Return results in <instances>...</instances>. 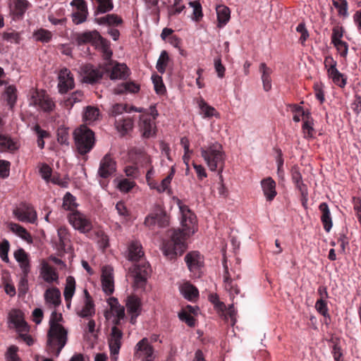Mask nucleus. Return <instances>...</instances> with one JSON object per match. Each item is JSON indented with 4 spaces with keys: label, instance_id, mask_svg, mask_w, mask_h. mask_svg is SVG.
<instances>
[{
    "label": "nucleus",
    "instance_id": "nucleus-1",
    "mask_svg": "<svg viewBox=\"0 0 361 361\" xmlns=\"http://www.w3.org/2000/svg\"><path fill=\"white\" fill-rule=\"evenodd\" d=\"M181 213L180 228H173L168 231L169 239L163 243L162 251L169 259H176L187 250V238L193 234L196 229V216L188 206L179 204Z\"/></svg>",
    "mask_w": 361,
    "mask_h": 361
},
{
    "label": "nucleus",
    "instance_id": "nucleus-2",
    "mask_svg": "<svg viewBox=\"0 0 361 361\" xmlns=\"http://www.w3.org/2000/svg\"><path fill=\"white\" fill-rule=\"evenodd\" d=\"M144 256L142 247L139 241H132L128 245V259L135 263L129 269V274L133 278L137 288L143 287L147 279L151 273V267L148 262L142 259Z\"/></svg>",
    "mask_w": 361,
    "mask_h": 361
},
{
    "label": "nucleus",
    "instance_id": "nucleus-3",
    "mask_svg": "<svg viewBox=\"0 0 361 361\" xmlns=\"http://www.w3.org/2000/svg\"><path fill=\"white\" fill-rule=\"evenodd\" d=\"M47 337L46 350L48 354L59 357L68 341V331L63 325L51 321Z\"/></svg>",
    "mask_w": 361,
    "mask_h": 361
},
{
    "label": "nucleus",
    "instance_id": "nucleus-4",
    "mask_svg": "<svg viewBox=\"0 0 361 361\" xmlns=\"http://www.w3.org/2000/svg\"><path fill=\"white\" fill-rule=\"evenodd\" d=\"M201 155L208 167L212 171H218L219 178L222 181V171L225 164V156L221 145L214 142L207 147L201 148Z\"/></svg>",
    "mask_w": 361,
    "mask_h": 361
},
{
    "label": "nucleus",
    "instance_id": "nucleus-5",
    "mask_svg": "<svg viewBox=\"0 0 361 361\" xmlns=\"http://www.w3.org/2000/svg\"><path fill=\"white\" fill-rule=\"evenodd\" d=\"M75 145L78 152L81 155L89 153L94 146V134L87 126H82L73 132Z\"/></svg>",
    "mask_w": 361,
    "mask_h": 361
},
{
    "label": "nucleus",
    "instance_id": "nucleus-6",
    "mask_svg": "<svg viewBox=\"0 0 361 361\" xmlns=\"http://www.w3.org/2000/svg\"><path fill=\"white\" fill-rule=\"evenodd\" d=\"M67 218L70 224L81 233L87 234L93 228L91 219L79 211L70 212Z\"/></svg>",
    "mask_w": 361,
    "mask_h": 361
},
{
    "label": "nucleus",
    "instance_id": "nucleus-7",
    "mask_svg": "<svg viewBox=\"0 0 361 361\" xmlns=\"http://www.w3.org/2000/svg\"><path fill=\"white\" fill-rule=\"evenodd\" d=\"M30 104L39 107L44 112H51L55 107L51 98L44 90H35L31 92Z\"/></svg>",
    "mask_w": 361,
    "mask_h": 361
},
{
    "label": "nucleus",
    "instance_id": "nucleus-8",
    "mask_svg": "<svg viewBox=\"0 0 361 361\" xmlns=\"http://www.w3.org/2000/svg\"><path fill=\"white\" fill-rule=\"evenodd\" d=\"M288 110L293 114V119L295 122H299L301 118L304 121L302 125V130L305 137H312L313 136L314 128L313 123H310L308 121L309 114H305L302 107L298 104H290Z\"/></svg>",
    "mask_w": 361,
    "mask_h": 361
},
{
    "label": "nucleus",
    "instance_id": "nucleus-9",
    "mask_svg": "<svg viewBox=\"0 0 361 361\" xmlns=\"http://www.w3.org/2000/svg\"><path fill=\"white\" fill-rule=\"evenodd\" d=\"M345 29L341 25H336L333 27L331 37V43L336 49L338 54L343 59H346L348 54V44L343 40Z\"/></svg>",
    "mask_w": 361,
    "mask_h": 361
},
{
    "label": "nucleus",
    "instance_id": "nucleus-10",
    "mask_svg": "<svg viewBox=\"0 0 361 361\" xmlns=\"http://www.w3.org/2000/svg\"><path fill=\"white\" fill-rule=\"evenodd\" d=\"M14 216L21 222L35 224L37 219V212L28 203L21 202L13 210Z\"/></svg>",
    "mask_w": 361,
    "mask_h": 361
},
{
    "label": "nucleus",
    "instance_id": "nucleus-11",
    "mask_svg": "<svg viewBox=\"0 0 361 361\" xmlns=\"http://www.w3.org/2000/svg\"><path fill=\"white\" fill-rule=\"evenodd\" d=\"M104 71L109 74L111 80H126L130 74L129 68L125 63L114 61L105 64Z\"/></svg>",
    "mask_w": 361,
    "mask_h": 361
},
{
    "label": "nucleus",
    "instance_id": "nucleus-12",
    "mask_svg": "<svg viewBox=\"0 0 361 361\" xmlns=\"http://www.w3.org/2000/svg\"><path fill=\"white\" fill-rule=\"evenodd\" d=\"M32 4L27 0H8L9 14L14 20H20L24 18L26 11Z\"/></svg>",
    "mask_w": 361,
    "mask_h": 361
},
{
    "label": "nucleus",
    "instance_id": "nucleus-13",
    "mask_svg": "<svg viewBox=\"0 0 361 361\" xmlns=\"http://www.w3.org/2000/svg\"><path fill=\"white\" fill-rule=\"evenodd\" d=\"M116 161L110 153L105 154L100 160L97 175L102 178L107 179L116 171Z\"/></svg>",
    "mask_w": 361,
    "mask_h": 361
},
{
    "label": "nucleus",
    "instance_id": "nucleus-14",
    "mask_svg": "<svg viewBox=\"0 0 361 361\" xmlns=\"http://www.w3.org/2000/svg\"><path fill=\"white\" fill-rule=\"evenodd\" d=\"M134 357L141 359L142 361H153L154 348L149 344L147 338L140 340L135 347Z\"/></svg>",
    "mask_w": 361,
    "mask_h": 361
},
{
    "label": "nucleus",
    "instance_id": "nucleus-15",
    "mask_svg": "<svg viewBox=\"0 0 361 361\" xmlns=\"http://www.w3.org/2000/svg\"><path fill=\"white\" fill-rule=\"evenodd\" d=\"M185 261L190 272L200 276L203 267V257L200 253L197 251L190 252L185 255Z\"/></svg>",
    "mask_w": 361,
    "mask_h": 361
},
{
    "label": "nucleus",
    "instance_id": "nucleus-16",
    "mask_svg": "<svg viewBox=\"0 0 361 361\" xmlns=\"http://www.w3.org/2000/svg\"><path fill=\"white\" fill-rule=\"evenodd\" d=\"M103 37L97 30L86 31L82 33H78L75 35V41L78 45H82L90 43L92 46L98 48V44Z\"/></svg>",
    "mask_w": 361,
    "mask_h": 361
},
{
    "label": "nucleus",
    "instance_id": "nucleus-17",
    "mask_svg": "<svg viewBox=\"0 0 361 361\" xmlns=\"http://www.w3.org/2000/svg\"><path fill=\"white\" fill-rule=\"evenodd\" d=\"M58 78V86L61 93H66L74 87V79L71 71L68 68H61L59 73Z\"/></svg>",
    "mask_w": 361,
    "mask_h": 361
},
{
    "label": "nucleus",
    "instance_id": "nucleus-18",
    "mask_svg": "<svg viewBox=\"0 0 361 361\" xmlns=\"http://www.w3.org/2000/svg\"><path fill=\"white\" fill-rule=\"evenodd\" d=\"M108 304L110 306L111 312L114 316V319L112 320V323L114 326H117L121 325V320L125 318V308L123 306H121L118 299L114 297H111L108 300Z\"/></svg>",
    "mask_w": 361,
    "mask_h": 361
},
{
    "label": "nucleus",
    "instance_id": "nucleus-19",
    "mask_svg": "<svg viewBox=\"0 0 361 361\" xmlns=\"http://www.w3.org/2000/svg\"><path fill=\"white\" fill-rule=\"evenodd\" d=\"M140 128L145 138H149L156 134V125L153 118L148 114H142L140 116Z\"/></svg>",
    "mask_w": 361,
    "mask_h": 361
},
{
    "label": "nucleus",
    "instance_id": "nucleus-20",
    "mask_svg": "<svg viewBox=\"0 0 361 361\" xmlns=\"http://www.w3.org/2000/svg\"><path fill=\"white\" fill-rule=\"evenodd\" d=\"M291 178L295 187L298 189L301 195V202L304 207H306L307 190L306 185L302 181V176L298 166H293L291 169Z\"/></svg>",
    "mask_w": 361,
    "mask_h": 361
},
{
    "label": "nucleus",
    "instance_id": "nucleus-21",
    "mask_svg": "<svg viewBox=\"0 0 361 361\" xmlns=\"http://www.w3.org/2000/svg\"><path fill=\"white\" fill-rule=\"evenodd\" d=\"M83 81L89 84H94L99 82L103 77L104 71L94 68L90 64L85 65L82 68Z\"/></svg>",
    "mask_w": 361,
    "mask_h": 361
},
{
    "label": "nucleus",
    "instance_id": "nucleus-22",
    "mask_svg": "<svg viewBox=\"0 0 361 361\" xmlns=\"http://www.w3.org/2000/svg\"><path fill=\"white\" fill-rule=\"evenodd\" d=\"M122 338V331L117 326H113L108 338L109 346L111 355H116L118 354L121 347Z\"/></svg>",
    "mask_w": 361,
    "mask_h": 361
},
{
    "label": "nucleus",
    "instance_id": "nucleus-23",
    "mask_svg": "<svg viewBox=\"0 0 361 361\" xmlns=\"http://www.w3.org/2000/svg\"><path fill=\"white\" fill-rule=\"evenodd\" d=\"M46 304L49 308L56 309L61 303V292L56 287L47 288L44 294Z\"/></svg>",
    "mask_w": 361,
    "mask_h": 361
},
{
    "label": "nucleus",
    "instance_id": "nucleus-24",
    "mask_svg": "<svg viewBox=\"0 0 361 361\" xmlns=\"http://www.w3.org/2000/svg\"><path fill=\"white\" fill-rule=\"evenodd\" d=\"M10 322L13 324L18 332H28L29 326L24 320L23 313L20 311L13 310L9 314Z\"/></svg>",
    "mask_w": 361,
    "mask_h": 361
},
{
    "label": "nucleus",
    "instance_id": "nucleus-25",
    "mask_svg": "<svg viewBox=\"0 0 361 361\" xmlns=\"http://www.w3.org/2000/svg\"><path fill=\"white\" fill-rule=\"evenodd\" d=\"M102 285L103 290L107 295H111L113 293L114 290V283L112 269L110 267H104L102 268Z\"/></svg>",
    "mask_w": 361,
    "mask_h": 361
},
{
    "label": "nucleus",
    "instance_id": "nucleus-26",
    "mask_svg": "<svg viewBox=\"0 0 361 361\" xmlns=\"http://www.w3.org/2000/svg\"><path fill=\"white\" fill-rule=\"evenodd\" d=\"M40 275L44 281L48 283H59V274L56 269L47 262L42 264Z\"/></svg>",
    "mask_w": 361,
    "mask_h": 361
},
{
    "label": "nucleus",
    "instance_id": "nucleus-27",
    "mask_svg": "<svg viewBox=\"0 0 361 361\" xmlns=\"http://www.w3.org/2000/svg\"><path fill=\"white\" fill-rule=\"evenodd\" d=\"M261 186L266 200L271 202L277 194L276 191V182L271 177H267L261 180Z\"/></svg>",
    "mask_w": 361,
    "mask_h": 361
},
{
    "label": "nucleus",
    "instance_id": "nucleus-28",
    "mask_svg": "<svg viewBox=\"0 0 361 361\" xmlns=\"http://www.w3.org/2000/svg\"><path fill=\"white\" fill-rule=\"evenodd\" d=\"M319 209L321 212L320 219L324 229L329 233L333 226L332 216L329 207L327 204L322 203L319 206Z\"/></svg>",
    "mask_w": 361,
    "mask_h": 361
},
{
    "label": "nucleus",
    "instance_id": "nucleus-29",
    "mask_svg": "<svg viewBox=\"0 0 361 361\" xmlns=\"http://www.w3.org/2000/svg\"><path fill=\"white\" fill-rule=\"evenodd\" d=\"M217 15V27L219 28L225 26L231 18V11L228 7L224 5H219L216 8Z\"/></svg>",
    "mask_w": 361,
    "mask_h": 361
},
{
    "label": "nucleus",
    "instance_id": "nucleus-30",
    "mask_svg": "<svg viewBox=\"0 0 361 361\" xmlns=\"http://www.w3.org/2000/svg\"><path fill=\"white\" fill-rule=\"evenodd\" d=\"M85 305L78 313V315L82 318L92 316L94 314V304L91 295L87 289L84 290Z\"/></svg>",
    "mask_w": 361,
    "mask_h": 361
},
{
    "label": "nucleus",
    "instance_id": "nucleus-31",
    "mask_svg": "<svg viewBox=\"0 0 361 361\" xmlns=\"http://www.w3.org/2000/svg\"><path fill=\"white\" fill-rule=\"evenodd\" d=\"M225 271L224 274V288L229 293L231 296H234L240 293V288L238 284L231 278L228 268L224 266Z\"/></svg>",
    "mask_w": 361,
    "mask_h": 361
},
{
    "label": "nucleus",
    "instance_id": "nucleus-32",
    "mask_svg": "<svg viewBox=\"0 0 361 361\" xmlns=\"http://www.w3.org/2000/svg\"><path fill=\"white\" fill-rule=\"evenodd\" d=\"M18 149V143L11 137L0 133V151L14 152Z\"/></svg>",
    "mask_w": 361,
    "mask_h": 361
},
{
    "label": "nucleus",
    "instance_id": "nucleus-33",
    "mask_svg": "<svg viewBox=\"0 0 361 361\" xmlns=\"http://www.w3.org/2000/svg\"><path fill=\"white\" fill-rule=\"evenodd\" d=\"M140 300L135 295L127 297L126 306L128 314H140L142 307Z\"/></svg>",
    "mask_w": 361,
    "mask_h": 361
},
{
    "label": "nucleus",
    "instance_id": "nucleus-34",
    "mask_svg": "<svg viewBox=\"0 0 361 361\" xmlns=\"http://www.w3.org/2000/svg\"><path fill=\"white\" fill-rule=\"evenodd\" d=\"M140 90V85L134 82H126L117 85L114 92L116 94H122L127 92L136 93Z\"/></svg>",
    "mask_w": 361,
    "mask_h": 361
},
{
    "label": "nucleus",
    "instance_id": "nucleus-35",
    "mask_svg": "<svg viewBox=\"0 0 361 361\" xmlns=\"http://www.w3.org/2000/svg\"><path fill=\"white\" fill-rule=\"evenodd\" d=\"M95 6V14L105 13L113 10V0H90Z\"/></svg>",
    "mask_w": 361,
    "mask_h": 361
},
{
    "label": "nucleus",
    "instance_id": "nucleus-36",
    "mask_svg": "<svg viewBox=\"0 0 361 361\" xmlns=\"http://www.w3.org/2000/svg\"><path fill=\"white\" fill-rule=\"evenodd\" d=\"M259 71L262 73L264 90L268 92L271 88V74L272 71L270 68L267 67L264 63H262L259 66Z\"/></svg>",
    "mask_w": 361,
    "mask_h": 361
},
{
    "label": "nucleus",
    "instance_id": "nucleus-37",
    "mask_svg": "<svg viewBox=\"0 0 361 361\" xmlns=\"http://www.w3.org/2000/svg\"><path fill=\"white\" fill-rule=\"evenodd\" d=\"M180 290L184 298L189 300H193L197 298L199 295L197 288L189 282L184 283L180 287Z\"/></svg>",
    "mask_w": 361,
    "mask_h": 361
},
{
    "label": "nucleus",
    "instance_id": "nucleus-38",
    "mask_svg": "<svg viewBox=\"0 0 361 361\" xmlns=\"http://www.w3.org/2000/svg\"><path fill=\"white\" fill-rule=\"evenodd\" d=\"M99 25H108L109 26H118L123 23V20L116 14H107L105 16L95 19Z\"/></svg>",
    "mask_w": 361,
    "mask_h": 361
},
{
    "label": "nucleus",
    "instance_id": "nucleus-39",
    "mask_svg": "<svg viewBox=\"0 0 361 361\" xmlns=\"http://www.w3.org/2000/svg\"><path fill=\"white\" fill-rule=\"evenodd\" d=\"M198 106L203 118H211L212 116L219 118V113L213 106L209 105L203 99L199 100Z\"/></svg>",
    "mask_w": 361,
    "mask_h": 361
},
{
    "label": "nucleus",
    "instance_id": "nucleus-40",
    "mask_svg": "<svg viewBox=\"0 0 361 361\" xmlns=\"http://www.w3.org/2000/svg\"><path fill=\"white\" fill-rule=\"evenodd\" d=\"M9 229L27 242H32V236L30 233L22 226L16 223L10 222L8 225Z\"/></svg>",
    "mask_w": 361,
    "mask_h": 361
},
{
    "label": "nucleus",
    "instance_id": "nucleus-41",
    "mask_svg": "<svg viewBox=\"0 0 361 361\" xmlns=\"http://www.w3.org/2000/svg\"><path fill=\"white\" fill-rule=\"evenodd\" d=\"M84 99V94L80 90H77L70 94L63 101V106L68 110L71 109L75 103L81 102Z\"/></svg>",
    "mask_w": 361,
    "mask_h": 361
},
{
    "label": "nucleus",
    "instance_id": "nucleus-42",
    "mask_svg": "<svg viewBox=\"0 0 361 361\" xmlns=\"http://www.w3.org/2000/svg\"><path fill=\"white\" fill-rule=\"evenodd\" d=\"M75 290V280L73 276H68L66 280V286L63 291L65 300L72 299Z\"/></svg>",
    "mask_w": 361,
    "mask_h": 361
},
{
    "label": "nucleus",
    "instance_id": "nucleus-43",
    "mask_svg": "<svg viewBox=\"0 0 361 361\" xmlns=\"http://www.w3.org/2000/svg\"><path fill=\"white\" fill-rule=\"evenodd\" d=\"M116 127L120 133L125 134L128 131L132 130L133 127V121L129 117L116 120Z\"/></svg>",
    "mask_w": 361,
    "mask_h": 361
},
{
    "label": "nucleus",
    "instance_id": "nucleus-44",
    "mask_svg": "<svg viewBox=\"0 0 361 361\" xmlns=\"http://www.w3.org/2000/svg\"><path fill=\"white\" fill-rule=\"evenodd\" d=\"M33 37L37 42L48 43L51 40L52 33L48 30L39 28L33 32Z\"/></svg>",
    "mask_w": 361,
    "mask_h": 361
},
{
    "label": "nucleus",
    "instance_id": "nucleus-45",
    "mask_svg": "<svg viewBox=\"0 0 361 361\" xmlns=\"http://www.w3.org/2000/svg\"><path fill=\"white\" fill-rule=\"evenodd\" d=\"M328 75L335 85L340 87H344L345 86L347 83V77L340 73L338 69L333 70V71Z\"/></svg>",
    "mask_w": 361,
    "mask_h": 361
},
{
    "label": "nucleus",
    "instance_id": "nucleus-46",
    "mask_svg": "<svg viewBox=\"0 0 361 361\" xmlns=\"http://www.w3.org/2000/svg\"><path fill=\"white\" fill-rule=\"evenodd\" d=\"M16 93L17 90L14 85L8 86L4 91L5 99L11 108H12L16 104L17 99Z\"/></svg>",
    "mask_w": 361,
    "mask_h": 361
},
{
    "label": "nucleus",
    "instance_id": "nucleus-47",
    "mask_svg": "<svg viewBox=\"0 0 361 361\" xmlns=\"http://www.w3.org/2000/svg\"><path fill=\"white\" fill-rule=\"evenodd\" d=\"M332 3L338 16L343 18L348 16V4L346 0H332Z\"/></svg>",
    "mask_w": 361,
    "mask_h": 361
},
{
    "label": "nucleus",
    "instance_id": "nucleus-48",
    "mask_svg": "<svg viewBox=\"0 0 361 361\" xmlns=\"http://www.w3.org/2000/svg\"><path fill=\"white\" fill-rule=\"evenodd\" d=\"M78 204L75 202V197L69 192H66L63 197V208L66 210H69L71 212L77 211L75 208Z\"/></svg>",
    "mask_w": 361,
    "mask_h": 361
},
{
    "label": "nucleus",
    "instance_id": "nucleus-49",
    "mask_svg": "<svg viewBox=\"0 0 361 361\" xmlns=\"http://www.w3.org/2000/svg\"><path fill=\"white\" fill-rule=\"evenodd\" d=\"M98 47L101 48L103 53L104 59L105 60H106L108 62L112 61L111 58L113 53L110 48V42L107 39L102 37V39L98 44Z\"/></svg>",
    "mask_w": 361,
    "mask_h": 361
},
{
    "label": "nucleus",
    "instance_id": "nucleus-50",
    "mask_svg": "<svg viewBox=\"0 0 361 361\" xmlns=\"http://www.w3.org/2000/svg\"><path fill=\"white\" fill-rule=\"evenodd\" d=\"M169 61V56L167 51H162L156 65V68L159 73H164L165 72Z\"/></svg>",
    "mask_w": 361,
    "mask_h": 361
},
{
    "label": "nucleus",
    "instance_id": "nucleus-51",
    "mask_svg": "<svg viewBox=\"0 0 361 361\" xmlns=\"http://www.w3.org/2000/svg\"><path fill=\"white\" fill-rule=\"evenodd\" d=\"M189 6L193 8L192 19L196 22H199L203 17L201 4L198 1H193L189 2Z\"/></svg>",
    "mask_w": 361,
    "mask_h": 361
},
{
    "label": "nucleus",
    "instance_id": "nucleus-52",
    "mask_svg": "<svg viewBox=\"0 0 361 361\" xmlns=\"http://www.w3.org/2000/svg\"><path fill=\"white\" fill-rule=\"evenodd\" d=\"M175 174V169L172 167L168 176L162 180L160 185L157 186V190L159 192L166 191L170 186L171 180Z\"/></svg>",
    "mask_w": 361,
    "mask_h": 361
},
{
    "label": "nucleus",
    "instance_id": "nucleus-53",
    "mask_svg": "<svg viewBox=\"0 0 361 361\" xmlns=\"http://www.w3.org/2000/svg\"><path fill=\"white\" fill-rule=\"evenodd\" d=\"M317 312L324 317V322L328 324L330 322V317L328 314V307L326 302L323 300H317Z\"/></svg>",
    "mask_w": 361,
    "mask_h": 361
},
{
    "label": "nucleus",
    "instance_id": "nucleus-54",
    "mask_svg": "<svg viewBox=\"0 0 361 361\" xmlns=\"http://www.w3.org/2000/svg\"><path fill=\"white\" fill-rule=\"evenodd\" d=\"M87 15V9L82 10V11L81 10L76 11L72 13L73 22L76 25L81 24L86 20Z\"/></svg>",
    "mask_w": 361,
    "mask_h": 361
},
{
    "label": "nucleus",
    "instance_id": "nucleus-55",
    "mask_svg": "<svg viewBox=\"0 0 361 361\" xmlns=\"http://www.w3.org/2000/svg\"><path fill=\"white\" fill-rule=\"evenodd\" d=\"M3 39L11 43L19 44L20 41V34L16 31L4 32L2 35Z\"/></svg>",
    "mask_w": 361,
    "mask_h": 361
},
{
    "label": "nucleus",
    "instance_id": "nucleus-56",
    "mask_svg": "<svg viewBox=\"0 0 361 361\" xmlns=\"http://www.w3.org/2000/svg\"><path fill=\"white\" fill-rule=\"evenodd\" d=\"M95 234L97 238L98 243L103 250H105L109 246V236L103 231L99 230L96 231Z\"/></svg>",
    "mask_w": 361,
    "mask_h": 361
},
{
    "label": "nucleus",
    "instance_id": "nucleus-57",
    "mask_svg": "<svg viewBox=\"0 0 361 361\" xmlns=\"http://www.w3.org/2000/svg\"><path fill=\"white\" fill-rule=\"evenodd\" d=\"M99 116V109L93 106H87L84 114L85 121H93Z\"/></svg>",
    "mask_w": 361,
    "mask_h": 361
},
{
    "label": "nucleus",
    "instance_id": "nucleus-58",
    "mask_svg": "<svg viewBox=\"0 0 361 361\" xmlns=\"http://www.w3.org/2000/svg\"><path fill=\"white\" fill-rule=\"evenodd\" d=\"M179 319L185 322L188 326L193 327L195 325V319L190 314L185 311H182L178 314Z\"/></svg>",
    "mask_w": 361,
    "mask_h": 361
},
{
    "label": "nucleus",
    "instance_id": "nucleus-59",
    "mask_svg": "<svg viewBox=\"0 0 361 361\" xmlns=\"http://www.w3.org/2000/svg\"><path fill=\"white\" fill-rule=\"evenodd\" d=\"M157 224L159 227H166L169 225V217L165 212L160 211L156 213Z\"/></svg>",
    "mask_w": 361,
    "mask_h": 361
},
{
    "label": "nucleus",
    "instance_id": "nucleus-60",
    "mask_svg": "<svg viewBox=\"0 0 361 361\" xmlns=\"http://www.w3.org/2000/svg\"><path fill=\"white\" fill-rule=\"evenodd\" d=\"M18 350V348L17 346H10L6 354L7 361H21L17 354Z\"/></svg>",
    "mask_w": 361,
    "mask_h": 361
},
{
    "label": "nucleus",
    "instance_id": "nucleus-61",
    "mask_svg": "<svg viewBox=\"0 0 361 361\" xmlns=\"http://www.w3.org/2000/svg\"><path fill=\"white\" fill-rule=\"evenodd\" d=\"M42 178L47 182H49L52 173L51 168L47 164H42L39 169Z\"/></svg>",
    "mask_w": 361,
    "mask_h": 361
},
{
    "label": "nucleus",
    "instance_id": "nucleus-62",
    "mask_svg": "<svg viewBox=\"0 0 361 361\" xmlns=\"http://www.w3.org/2000/svg\"><path fill=\"white\" fill-rule=\"evenodd\" d=\"M57 140L61 145L68 144V130L67 128H59L57 130Z\"/></svg>",
    "mask_w": 361,
    "mask_h": 361
},
{
    "label": "nucleus",
    "instance_id": "nucleus-63",
    "mask_svg": "<svg viewBox=\"0 0 361 361\" xmlns=\"http://www.w3.org/2000/svg\"><path fill=\"white\" fill-rule=\"evenodd\" d=\"M152 79L156 92L160 94H163L165 92L166 88L163 83L161 78L160 76L156 75L153 77Z\"/></svg>",
    "mask_w": 361,
    "mask_h": 361
},
{
    "label": "nucleus",
    "instance_id": "nucleus-64",
    "mask_svg": "<svg viewBox=\"0 0 361 361\" xmlns=\"http://www.w3.org/2000/svg\"><path fill=\"white\" fill-rule=\"evenodd\" d=\"M116 209L118 214H119V216H121L122 218L126 219L128 217H129L130 212L127 209V207L123 202H122V201L118 202L116 204Z\"/></svg>",
    "mask_w": 361,
    "mask_h": 361
}]
</instances>
